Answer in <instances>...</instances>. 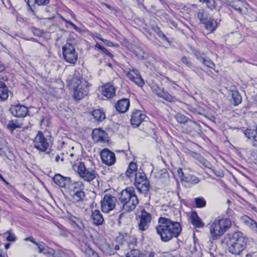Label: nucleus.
I'll return each mask as SVG.
<instances>
[{
	"instance_id": "obj_46",
	"label": "nucleus",
	"mask_w": 257,
	"mask_h": 257,
	"mask_svg": "<svg viewBox=\"0 0 257 257\" xmlns=\"http://www.w3.org/2000/svg\"><path fill=\"white\" fill-rule=\"evenodd\" d=\"M157 35L162 40L165 41L167 42L168 43H170V41L169 40L168 38L166 36V35L161 30L157 34Z\"/></svg>"
},
{
	"instance_id": "obj_12",
	"label": "nucleus",
	"mask_w": 257,
	"mask_h": 257,
	"mask_svg": "<svg viewBox=\"0 0 257 257\" xmlns=\"http://www.w3.org/2000/svg\"><path fill=\"white\" fill-rule=\"evenodd\" d=\"M148 118L145 114L139 109H134L131 112L130 122L134 128L138 127L146 119Z\"/></svg>"
},
{
	"instance_id": "obj_1",
	"label": "nucleus",
	"mask_w": 257,
	"mask_h": 257,
	"mask_svg": "<svg viewBox=\"0 0 257 257\" xmlns=\"http://www.w3.org/2000/svg\"><path fill=\"white\" fill-rule=\"evenodd\" d=\"M158 223L156 230L163 242H168L174 238H177L181 234L182 227L177 221L166 217H160Z\"/></svg>"
},
{
	"instance_id": "obj_53",
	"label": "nucleus",
	"mask_w": 257,
	"mask_h": 257,
	"mask_svg": "<svg viewBox=\"0 0 257 257\" xmlns=\"http://www.w3.org/2000/svg\"><path fill=\"white\" fill-rule=\"evenodd\" d=\"M5 70V67L4 65L0 61V72H3Z\"/></svg>"
},
{
	"instance_id": "obj_16",
	"label": "nucleus",
	"mask_w": 257,
	"mask_h": 257,
	"mask_svg": "<svg viewBox=\"0 0 257 257\" xmlns=\"http://www.w3.org/2000/svg\"><path fill=\"white\" fill-rule=\"evenodd\" d=\"M92 138L95 143H105L108 141L107 134L100 128L93 130Z\"/></svg>"
},
{
	"instance_id": "obj_2",
	"label": "nucleus",
	"mask_w": 257,
	"mask_h": 257,
	"mask_svg": "<svg viewBox=\"0 0 257 257\" xmlns=\"http://www.w3.org/2000/svg\"><path fill=\"white\" fill-rule=\"evenodd\" d=\"M222 242L226 245L228 252L234 255H240L246 247V239L240 232L226 234Z\"/></svg>"
},
{
	"instance_id": "obj_20",
	"label": "nucleus",
	"mask_w": 257,
	"mask_h": 257,
	"mask_svg": "<svg viewBox=\"0 0 257 257\" xmlns=\"http://www.w3.org/2000/svg\"><path fill=\"white\" fill-rule=\"evenodd\" d=\"M53 180L55 183L60 187L66 188L71 183V179L69 177H64L60 174L55 175Z\"/></svg>"
},
{
	"instance_id": "obj_6",
	"label": "nucleus",
	"mask_w": 257,
	"mask_h": 257,
	"mask_svg": "<svg viewBox=\"0 0 257 257\" xmlns=\"http://www.w3.org/2000/svg\"><path fill=\"white\" fill-rule=\"evenodd\" d=\"M69 194L72 197L73 201L79 202L82 201L85 198L84 184L81 181L74 182L70 183L67 186Z\"/></svg>"
},
{
	"instance_id": "obj_27",
	"label": "nucleus",
	"mask_w": 257,
	"mask_h": 257,
	"mask_svg": "<svg viewBox=\"0 0 257 257\" xmlns=\"http://www.w3.org/2000/svg\"><path fill=\"white\" fill-rule=\"evenodd\" d=\"M205 28L210 32H213L217 27V23L216 21L211 18L208 19L203 23Z\"/></svg>"
},
{
	"instance_id": "obj_48",
	"label": "nucleus",
	"mask_w": 257,
	"mask_h": 257,
	"mask_svg": "<svg viewBox=\"0 0 257 257\" xmlns=\"http://www.w3.org/2000/svg\"><path fill=\"white\" fill-rule=\"evenodd\" d=\"M62 20L64 22H65L66 23L69 24L72 27V28L75 29V30H78L77 27L73 23H72L71 21H68L64 19V18H62Z\"/></svg>"
},
{
	"instance_id": "obj_18",
	"label": "nucleus",
	"mask_w": 257,
	"mask_h": 257,
	"mask_svg": "<svg viewBox=\"0 0 257 257\" xmlns=\"http://www.w3.org/2000/svg\"><path fill=\"white\" fill-rule=\"evenodd\" d=\"M225 4L240 14L242 13V8L245 6L243 0H225Z\"/></svg>"
},
{
	"instance_id": "obj_40",
	"label": "nucleus",
	"mask_w": 257,
	"mask_h": 257,
	"mask_svg": "<svg viewBox=\"0 0 257 257\" xmlns=\"http://www.w3.org/2000/svg\"><path fill=\"white\" fill-rule=\"evenodd\" d=\"M195 203L197 207L202 208L206 206V202L203 197H198L195 199Z\"/></svg>"
},
{
	"instance_id": "obj_10",
	"label": "nucleus",
	"mask_w": 257,
	"mask_h": 257,
	"mask_svg": "<svg viewBox=\"0 0 257 257\" xmlns=\"http://www.w3.org/2000/svg\"><path fill=\"white\" fill-rule=\"evenodd\" d=\"M135 186L138 190L146 195L149 190V181L144 173H139L135 174Z\"/></svg>"
},
{
	"instance_id": "obj_52",
	"label": "nucleus",
	"mask_w": 257,
	"mask_h": 257,
	"mask_svg": "<svg viewBox=\"0 0 257 257\" xmlns=\"http://www.w3.org/2000/svg\"><path fill=\"white\" fill-rule=\"evenodd\" d=\"M153 30L157 34H158L159 32L160 31V29L158 26H155L153 27Z\"/></svg>"
},
{
	"instance_id": "obj_3",
	"label": "nucleus",
	"mask_w": 257,
	"mask_h": 257,
	"mask_svg": "<svg viewBox=\"0 0 257 257\" xmlns=\"http://www.w3.org/2000/svg\"><path fill=\"white\" fill-rule=\"evenodd\" d=\"M118 198L124 212L129 213L134 210L139 203L133 187H128L118 193Z\"/></svg>"
},
{
	"instance_id": "obj_39",
	"label": "nucleus",
	"mask_w": 257,
	"mask_h": 257,
	"mask_svg": "<svg viewBox=\"0 0 257 257\" xmlns=\"http://www.w3.org/2000/svg\"><path fill=\"white\" fill-rule=\"evenodd\" d=\"M4 235L6 236V239L9 241L15 242L17 239L16 235L11 230L7 231L4 233Z\"/></svg>"
},
{
	"instance_id": "obj_13",
	"label": "nucleus",
	"mask_w": 257,
	"mask_h": 257,
	"mask_svg": "<svg viewBox=\"0 0 257 257\" xmlns=\"http://www.w3.org/2000/svg\"><path fill=\"white\" fill-rule=\"evenodd\" d=\"M175 118L177 121L180 123H185L189 122L187 126L189 127V129H188L187 127L185 126L183 127V132L186 133V134H190L192 133L194 130V125H197V123L195 121H190L189 122V118L185 116L184 115L178 113L176 115Z\"/></svg>"
},
{
	"instance_id": "obj_57",
	"label": "nucleus",
	"mask_w": 257,
	"mask_h": 257,
	"mask_svg": "<svg viewBox=\"0 0 257 257\" xmlns=\"http://www.w3.org/2000/svg\"><path fill=\"white\" fill-rule=\"evenodd\" d=\"M60 159V157L59 155H57L56 157H55V160L56 161V162H58L59 160Z\"/></svg>"
},
{
	"instance_id": "obj_31",
	"label": "nucleus",
	"mask_w": 257,
	"mask_h": 257,
	"mask_svg": "<svg viewBox=\"0 0 257 257\" xmlns=\"http://www.w3.org/2000/svg\"><path fill=\"white\" fill-rule=\"evenodd\" d=\"M137 170V167L136 164L134 162H131L130 163L127 169L125 172V176L128 178H131L134 173L136 172Z\"/></svg>"
},
{
	"instance_id": "obj_7",
	"label": "nucleus",
	"mask_w": 257,
	"mask_h": 257,
	"mask_svg": "<svg viewBox=\"0 0 257 257\" xmlns=\"http://www.w3.org/2000/svg\"><path fill=\"white\" fill-rule=\"evenodd\" d=\"M34 147L38 150L49 153L52 147V143L50 139L46 138L41 132H38L33 140Z\"/></svg>"
},
{
	"instance_id": "obj_50",
	"label": "nucleus",
	"mask_w": 257,
	"mask_h": 257,
	"mask_svg": "<svg viewBox=\"0 0 257 257\" xmlns=\"http://www.w3.org/2000/svg\"><path fill=\"white\" fill-rule=\"evenodd\" d=\"M156 253L154 252L151 251L146 253L148 257H155Z\"/></svg>"
},
{
	"instance_id": "obj_49",
	"label": "nucleus",
	"mask_w": 257,
	"mask_h": 257,
	"mask_svg": "<svg viewBox=\"0 0 257 257\" xmlns=\"http://www.w3.org/2000/svg\"><path fill=\"white\" fill-rule=\"evenodd\" d=\"M76 225L79 228H80L81 230H82L84 228V225L79 221L76 224Z\"/></svg>"
},
{
	"instance_id": "obj_61",
	"label": "nucleus",
	"mask_w": 257,
	"mask_h": 257,
	"mask_svg": "<svg viewBox=\"0 0 257 257\" xmlns=\"http://www.w3.org/2000/svg\"><path fill=\"white\" fill-rule=\"evenodd\" d=\"M74 154L73 153H71V154H70V157L71 158L73 157H74Z\"/></svg>"
},
{
	"instance_id": "obj_30",
	"label": "nucleus",
	"mask_w": 257,
	"mask_h": 257,
	"mask_svg": "<svg viewBox=\"0 0 257 257\" xmlns=\"http://www.w3.org/2000/svg\"><path fill=\"white\" fill-rule=\"evenodd\" d=\"M231 97L233 99V104L237 106L242 101V97L239 92L237 90H232L231 92Z\"/></svg>"
},
{
	"instance_id": "obj_36",
	"label": "nucleus",
	"mask_w": 257,
	"mask_h": 257,
	"mask_svg": "<svg viewBox=\"0 0 257 257\" xmlns=\"http://www.w3.org/2000/svg\"><path fill=\"white\" fill-rule=\"evenodd\" d=\"M198 59L203 64L210 68H213L215 66L213 62L209 59H206L202 57H198Z\"/></svg>"
},
{
	"instance_id": "obj_63",
	"label": "nucleus",
	"mask_w": 257,
	"mask_h": 257,
	"mask_svg": "<svg viewBox=\"0 0 257 257\" xmlns=\"http://www.w3.org/2000/svg\"><path fill=\"white\" fill-rule=\"evenodd\" d=\"M108 65L110 67H111V64L110 63L108 64Z\"/></svg>"
},
{
	"instance_id": "obj_22",
	"label": "nucleus",
	"mask_w": 257,
	"mask_h": 257,
	"mask_svg": "<svg viewBox=\"0 0 257 257\" xmlns=\"http://www.w3.org/2000/svg\"><path fill=\"white\" fill-rule=\"evenodd\" d=\"M156 94L160 97L172 102L175 101V97L171 95L167 91L165 90L164 88H158V89L155 90Z\"/></svg>"
},
{
	"instance_id": "obj_8",
	"label": "nucleus",
	"mask_w": 257,
	"mask_h": 257,
	"mask_svg": "<svg viewBox=\"0 0 257 257\" xmlns=\"http://www.w3.org/2000/svg\"><path fill=\"white\" fill-rule=\"evenodd\" d=\"M75 167L79 176L84 181L90 182L96 178L97 174L95 171L92 169L86 168L84 163L79 162Z\"/></svg>"
},
{
	"instance_id": "obj_28",
	"label": "nucleus",
	"mask_w": 257,
	"mask_h": 257,
	"mask_svg": "<svg viewBox=\"0 0 257 257\" xmlns=\"http://www.w3.org/2000/svg\"><path fill=\"white\" fill-rule=\"evenodd\" d=\"M9 96V90L5 83L0 81V100H5Z\"/></svg>"
},
{
	"instance_id": "obj_33",
	"label": "nucleus",
	"mask_w": 257,
	"mask_h": 257,
	"mask_svg": "<svg viewBox=\"0 0 257 257\" xmlns=\"http://www.w3.org/2000/svg\"><path fill=\"white\" fill-rule=\"evenodd\" d=\"M184 180V182L189 183L191 185H194L198 184L200 182V180L197 177L192 175H188L185 178L183 179Z\"/></svg>"
},
{
	"instance_id": "obj_24",
	"label": "nucleus",
	"mask_w": 257,
	"mask_h": 257,
	"mask_svg": "<svg viewBox=\"0 0 257 257\" xmlns=\"http://www.w3.org/2000/svg\"><path fill=\"white\" fill-rule=\"evenodd\" d=\"M242 221L252 230L257 233V223L247 216H244L241 218Z\"/></svg>"
},
{
	"instance_id": "obj_26",
	"label": "nucleus",
	"mask_w": 257,
	"mask_h": 257,
	"mask_svg": "<svg viewBox=\"0 0 257 257\" xmlns=\"http://www.w3.org/2000/svg\"><path fill=\"white\" fill-rule=\"evenodd\" d=\"M102 93L107 98H111L112 96V85L108 83L102 87Z\"/></svg>"
},
{
	"instance_id": "obj_19",
	"label": "nucleus",
	"mask_w": 257,
	"mask_h": 257,
	"mask_svg": "<svg viewBox=\"0 0 257 257\" xmlns=\"http://www.w3.org/2000/svg\"><path fill=\"white\" fill-rule=\"evenodd\" d=\"M130 100L127 98H122L117 101L115 104L116 110L119 113H125L130 107Z\"/></svg>"
},
{
	"instance_id": "obj_62",
	"label": "nucleus",
	"mask_w": 257,
	"mask_h": 257,
	"mask_svg": "<svg viewBox=\"0 0 257 257\" xmlns=\"http://www.w3.org/2000/svg\"><path fill=\"white\" fill-rule=\"evenodd\" d=\"M0 178H1L2 180H3V181H5V180H4L3 177L2 176L1 174H0Z\"/></svg>"
},
{
	"instance_id": "obj_37",
	"label": "nucleus",
	"mask_w": 257,
	"mask_h": 257,
	"mask_svg": "<svg viewBox=\"0 0 257 257\" xmlns=\"http://www.w3.org/2000/svg\"><path fill=\"white\" fill-rule=\"evenodd\" d=\"M21 127V125L18 123L17 120H11L7 125L8 128L10 130L11 132H13L16 128Z\"/></svg>"
},
{
	"instance_id": "obj_43",
	"label": "nucleus",
	"mask_w": 257,
	"mask_h": 257,
	"mask_svg": "<svg viewBox=\"0 0 257 257\" xmlns=\"http://www.w3.org/2000/svg\"><path fill=\"white\" fill-rule=\"evenodd\" d=\"M136 78L134 80V82L138 86L142 87L144 85L145 82L141 75L139 74L137 76H136Z\"/></svg>"
},
{
	"instance_id": "obj_15",
	"label": "nucleus",
	"mask_w": 257,
	"mask_h": 257,
	"mask_svg": "<svg viewBox=\"0 0 257 257\" xmlns=\"http://www.w3.org/2000/svg\"><path fill=\"white\" fill-rule=\"evenodd\" d=\"M10 111L13 115L18 117H25L28 113V108L19 104L12 105Z\"/></svg>"
},
{
	"instance_id": "obj_9",
	"label": "nucleus",
	"mask_w": 257,
	"mask_h": 257,
	"mask_svg": "<svg viewBox=\"0 0 257 257\" xmlns=\"http://www.w3.org/2000/svg\"><path fill=\"white\" fill-rule=\"evenodd\" d=\"M63 57L68 63L75 64L78 59V53L76 51L73 45L67 42L62 47Z\"/></svg>"
},
{
	"instance_id": "obj_59",
	"label": "nucleus",
	"mask_w": 257,
	"mask_h": 257,
	"mask_svg": "<svg viewBox=\"0 0 257 257\" xmlns=\"http://www.w3.org/2000/svg\"><path fill=\"white\" fill-rule=\"evenodd\" d=\"M10 244L9 243H7L5 244L6 249H8L10 247Z\"/></svg>"
},
{
	"instance_id": "obj_35",
	"label": "nucleus",
	"mask_w": 257,
	"mask_h": 257,
	"mask_svg": "<svg viewBox=\"0 0 257 257\" xmlns=\"http://www.w3.org/2000/svg\"><path fill=\"white\" fill-rule=\"evenodd\" d=\"M207 7L210 10L213 11L216 10L219 11L220 10V7H218L215 0H209L206 3Z\"/></svg>"
},
{
	"instance_id": "obj_64",
	"label": "nucleus",
	"mask_w": 257,
	"mask_h": 257,
	"mask_svg": "<svg viewBox=\"0 0 257 257\" xmlns=\"http://www.w3.org/2000/svg\"><path fill=\"white\" fill-rule=\"evenodd\" d=\"M0 257H3L1 253H0Z\"/></svg>"
},
{
	"instance_id": "obj_60",
	"label": "nucleus",
	"mask_w": 257,
	"mask_h": 257,
	"mask_svg": "<svg viewBox=\"0 0 257 257\" xmlns=\"http://www.w3.org/2000/svg\"><path fill=\"white\" fill-rule=\"evenodd\" d=\"M113 164L114 163V162H115V155L113 153Z\"/></svg>"
},
{
	"instance_id": "obj_44",
	"label": "nucleus",
	"mask_w": 257,
	"mask_h": 257,
	"mask_svg": "<svg viewBox=\"0 0 257 257\" xmlns=\"http://www.w3.org/2000/svg\"><path fill=\"white\" fill-rule=\"evenodd\" d=\"M138 74L139 73L137 70H133L127 73V76L130 80L134 81L136 78V76H137Z\"/></svg>"
},
{
	"instance_id": "obj_56",
	"label": "nucleus",
	"mask_w": 257,
	"mask_h": 257,
	"mask_svg": "<svg viewBox=\"0 0 257 257\" xmlns=\"http://www.w3.org/2000/svg\"><path fill=\"white\" fill-rule=\"evenodd\" d=\"M72 221L75 224H76L79 220L77 218H76V217H74V219H72Z\"/></svg>"
},
{
	"instance_id": "obj_32",
	"label": "nucleus",
	"mask_w": 257,
	"mask_h": 257,
	"mask_svg": "<svg viewBox=\"0 0 257 257\" xmlns=\"http://www.w3.org/2000/svg\"><path fill=\"white\" fill-rule=\"evenodd\" d=\"M133 53L139 59H146L148 55L140 47H135L132 50Z\"/></svg>"
},
{
	"instance_id": "obj_25",
	"label": "nucleus",
	"mask_w": 257,
	"mask_h": 257,
	"mask_svg": "<svg viewBox=\"0 0 257 257\" xmlns=\"http://www.w3.org/2000/svg\"><path fill=\"white\" fill-rule=\"evenodd\" d=\"M190 219L191 222L195 227L201 228L204 226V223L202 222L196 212H192Z\"/></svg>"
},
{
	"instance_id": "obj_29",
	"label": "nucleus",
	"mask_w": 257,
	"mask_h": 257,
	"mask_svg": "<svg viewBox=\"0 0 257 257\" xmlns=\"http://www.w3.org/2000/svg\"><path fill=\"white\" fill-rule=\"evenodd\" d=\"M91 114L97 121H102L105 118V115L102 110L95 109L91 112Z\"/></svg>"
},
{
	"instance_id": "obj_42",
	"label": "nucleus",
	"mask_w": 257,
	"mask_h": 257,
	"mask_svg": "<svg viewBox=\"0 0 257 257\" xmlns=\"http://www.w3.org/2000/svg\"><path fill=\"white\" fill-rule=\"evenodd\" d=\"M140 252L138 249H132L126 254V257H140Z\"/></svg>"
},
{
	"instance_id": "obj_23",
	"label": "nucleus",
	"mask_w": 257,
	"mask_h": 257,
	"mask_svg": "<svg viewBox=\"0 0 257 257\" xmlns=\"http://www.w3.org/2000/svg\"><path fill=\"white\" fill-rule=\"evenodd\" d=\"M91 218L94 224L96 225H101L103 222V218L100 212L98 210L92 211Z\"/></svg>"
},
{
	"instance_id": "obj_41",
	"label": "nucleus",
	"mask_w": 257,
	"mask_h": 257,
	"mask_svg": "<svg viewBox=\"0 0 257 257\" xmlns=\"http://www.w3.org/2000/svg\"><path fill=\"white\" fill-rule=\"evenodd\" d=\"M50 0H27L28 6L30 7V3H34L39 6L46 5L49 4Z\"/></svg>"
},
{
	"instance_id": "obj_14",
	"label": "nucleus",
	"mask_w": 257,
	"mask_h": 257,
	"mask_svg": "<svg viewBox=\"0 0 257 257\" xmlns=\"http://www.w3.org/2000/svg\"><path fill=\"white\" fill-rule=\"evenodd\" d=\"M25 241H30L33 243L36 244L38 247V250L41 253L52 255L55 253V250L46 245L43 242L37 243L36 242L33 237H28L24 239Z\"/></svg>"
},
{
	"instance_id": "obj_47",
	"label": "nucleus",
	"mask_w": 257,
	"mask_h": 257,
	"mask_svg": "<svg viewBox=\"0 0 257 257\" xmlns=\"http://www.w3.org/2000/svg\"><path fill=\"white\" fill-rule=\"evenodd\" d=\"M177 174L181 181H183L184 180L183 179L185 178L186 176H185L183 172V170L181 168H179L177 170Z\"/></svg>"
},
{
	"instance_id": "obj_38",
	"label": "nucleus",
	"mask_w": 257,
	"mask_h": 257,
	"mask_svg": "<svg viewBox=\"0 0 257 257\" xmlns=\"http://www.w3.org/2000/svg\"><path fill=\"white\" fill-rule=\"evenodd\" d=\"M197 18L202 24L205 23V22L208 19L207 14L203 10L198 11L197 13Z\"/></svg>"
},
{
	"instance_id": "obj_21",
	"label": "nucleus",
	"mask_w": 257,
	"mask_h": 257,
	"mask_svg": "<svg viewBox=\"0 0 257 257\" xmlns=\"http://www.w3.org/2000/svg\"><path fill=\"white\" fill-rule=\"evenodd\" d=\"M102 162L107 166L112 165V152L107 149H103L100 153Z\"/></svg>"
},
{
	"instance_id": "obj_51",
	"label": "nucleus",
	"mask_w": 257,
	"mask_h": 257,
	"mask_svg": "<svg viewBox=\"0 0 257 257\" xmlns=\"http://www.w3.org/2000/svg\"><path fill=\"white\" fill-rule=\"evenodd\" d=\"M101 51L105 54H107V55L109 56H111V54L109 53L107 49H106L105 48H103L101 50Z\"/></svg>"
},
{
	"instance_id": "obj_5",
	"label": "nucleus",
	"mask_w": 257,
	"mask_h": 257,
	"mask_svg": "<svg viewBox=\"0 0 257 257\" xmlns=\"http://www.w3.org/2000/svg\"><path fill=\"white\" fill-rule=\"evenodd\" d=\"M231 226V221L228 218L216 219L209 227L212 239L216 240L222 235Z\"/></svg>"
},
{
	"instance_id": "obj_45",
	"label": "nucleus",
	"mask_w": 257,
	"mask_h": 257,
	"mask_svg": "<svg viewBox=\"0 0 257 257\" xmlns=\"http://www.w3.org/2000/svg\"><path fill=\"white\" fill-rule=\"evenodd\" d=\"M181 61L183 64H184L186 66L188 67H191L192 66V63L191 61L185 56H183L181 58Z\"/></svg>"
},
{
	"instance_id": "obj_17",
	"label": "nucleus",
	"mask_w": 257,
	"mask_h": 257,
	"mask_svg": "<svg viewBox=\"0 0 257 257\" xmlns=\"http://www.w3.org/2000/svg\"><path fill=\"white\" fill-rule=\"evenodd\" d=\"M101 209L104 213H108L112 209V196L110 194H106L101 201Z\"/></svg>"
},
{
	"instance_id": "obj_4",
	"label": "nucleus",
	"mask_w": 257,
	"mask_h": 257,
	"mask_svg": "<svg viewBox=\"0 0 257 257\" xmlns=\"http://www.w3.org/2000/svg\"><path fill=\"white\" fill-rule=\"evenodd\" d=\"M80 78V74L75 73L70 82V85L74 90L73 98L77 101L83 98L89 92L88 83Z\"/></svg>"
},
{
	"instance_id": "obj_54",
	"label": "nucleus",
	"mask_w": 257,
	"mask_h": 257,
	"mask_svg": "<svg viewBox=\"0 0 257 257\" xmlns=\"http://www.w3.org/2000/svg\"><path fill=\"white\" fill-rule=\"evenodd\" d=\"M8 79V78L7 76H4L3 75H0V80H3V81H7Z\"/></svg>"
},
{
	"instance_id": "obj_58",
	"label": "nucleus",
	"mask_w": 257,
	"mask_h": 257,
	"mask_svg": "<svg viewBox=\"0 0 257 257\" xmlns=\"http://www.w3.org/2000/svg\"><path fill=\"white\" fill-rule=\"evenodd\" d=\"M114 249H115V250H118V249H119V245L116 244V245H115Z\"/></svg>"
},
{
	"instance_id": "obj_11",
	"label": "nucleus",
	"mask_w": 257,
	"mask_h": 257,
	"mask_svg": "<svg viewBox=\"0 0 257 257\" xmlns=\"http://www.w3.org/2000/svg\"><path fill=\"white\" fill-rule=\"evenodd\" d=\"M138 227L141 231L146 230L149 227L152 220L151 214L147 212L145 209L141 210V214L138 215Z\"/></svg>"
},
{
	"instance_id": "obj_55",
	"label": "nucleus",
	"mask_w": 257,
	"mask_h": 257,
	"mask_svg": "<svg viewBox=\"0 0 257 257\" xmlns=\"http://www.w3.org/2000/svg\"><path fill=\"white\" fill-rule=\"evenodd\" d=\"M95 47L96 48H98L99 49H100V50H102V49L103 48V47H102L100 44L97 43L95 45Z\"/></svg>"
},
{
	"instance_id": "obj_34",
	"label": "nucleus",
	"mask_w": 257,
	"mask_h": 257,
	"mask_svg": "<svg viewBox=\"0 0 257 257\" xmlns=\"http://www.w3.org/2000/svg\"><path fill=\"white\" fill-rule=\"evenodd\" d=\"M244 134L248 139L252 140V144L254 147H257V134L255 135L249 131H245Z\"/></svg>"
}]
</instances>
